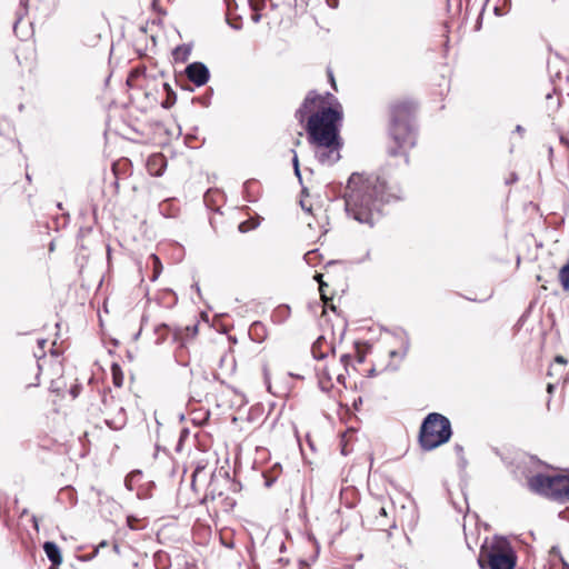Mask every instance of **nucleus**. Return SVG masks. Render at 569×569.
Wrapping results in <instances>:
<instances>
[{"label": "nucleus", "instance_id": "45", "mask_svg": "<svg viewBox=\"0 0 569 569\" xmlns=\"http://www.w3.org/2000/svg\"><path fill=\"white\" fill-rule=\"evenodd\" d=\"M327 2H333V0H327ZM335 2H337V0H335Z\"/></svg>", "mask_w": 569, "mask_h": 569}, {"label": "nucleus", "instance_id": "37", "mask_svg": "<svg viewBox=\"0 0 569 569\" xmlns=\"http://www.w3.org/2000/svg\"><path fill=\"white\" fill-rule=\"evenodd\" d=\"M553 390H555V385L553 383H548L547 385V392L551 395L553 392Z\"/></svg>", "mask_w": 569, "mask_h": 569}, {"label": "nucleus", "instance_id": "18", "mask_svg": "<svg viewBox=\"0 0 569 569\" xmlns=\"http://www.w3.org/2000/svg\"><path fill=\"white\" fill-rule=\"evenodd\" d=\"M558 279L563 291L569 293V257L567 262L560 268Z\"/></svg>", "mask_w": 569, "mask_h": 569}, {"label": "nucleus", "instance_id": "21", "mask_svg": "<svg viewBox=\"0 0 569 569\" xmlns=\"http://www.w3.org/2000/svg\"><path fill=\"white\" fill-rule=\"evenodd\" d=\"M258 226H259V219L250 218L246 221L240 222L238 226V229L240 232L246 233L248 231L256 229Z\"/></svg>", "mask_w": 569, "mask_h": 569}, {"label": "nucleus", "instance_id": "14", "mask_svg": "<svg viewBox=\"0 0 569 569\" xmlns=\"http://www.w3.org/2000/svg\"><path fill=\"white\" fill-rule=\"evenodd\" d=\"M130 170H131V162L127 158L119 159L112 164V172H113L116 179H121V178L128 177L130 174Z\"/></svg>", "mask_w": 569, "mask_h": 569}, {"label": "nucleus", "instance_id": "44", "mask_svg": "<svg viewBox=\"0 0 569 569\" xmlns=\"http://www.w3.org/2000/svg\"><path fill=\"white\" fill-rule=\"evenodd\" d=\"M341 378H342V376H341V375H338V376H337V379H338L339 381H340V379H341Z\"/></svg>", "mask_w": 569, "mask_h": 569}, {"label": "nucleus", "instance_id": "12", "mask_svg": "<svg viewBox=\"0 0 569 569\" xmlns=\"http://www.w3.org/2000/svg\"><path fill=\"white\" fill-rule=\"evenodd\" d=\"M203 200L207 207H209L211 210H219L220 202L223 201V193L218 189H209L206 192Z\"/></svg>", "mask_w": 569, "mask_h": 569}, {"label": "nucleus", "instance_id": "38", "mask_svg": "<svg viewBox=\"0 0 569 569\" xmlns=\"http://www.w3.org/2000/svg\"><path fill=\"white\" fill-rule=\"evenodd\" d=\"M51 346L54 347L56 342H52ZM50 352H51L52 356H56V357L59 356V352L56 349H53V348L50 349Z\"/></svg>", "mask_w": 569, "mask_h": 569}, {"label": "nucleus", "instance_id": "16", "mask_svg": "<svg viewBox=\"0 0 569 569\" xmlns=\"http://www.w3.org/2000/svg\"><path fill=\"white\" fill-rule=\"evenodd\" d=\"M406 355H407L406 348H401L399 350H390L389 357L391 360L388 363V367H390L392 370L397 369L399 367L400 362L406 357Z\"/></svg>", "mask_w": 569, "mask_h": 569}, {"label": "nucleus", "instance_id": "19", "mask_svg": "<svg viewBox=\"0 0 569 569\" xmlns=\"http://www.w3.org/2000/svg\"><path fill=\"white\" fill-rule=\"evenodd\" d=\"M149 260L152 263V276L150 277V280L156 281L162 272V263L160 258L154 253L149 257Z\"/></svg>", "mask_w": 569, "mask_h": 569}, {"label": "nucleus", "instance_id": "4", "mask_svg": "<svg viewBox=\"0 0 569 569\" xmlns=\"http://www.w3.org/2000/svg\"><path fill=\"white\" fill-rule=\"evenodd\" d=\"M236 491V483L228 472L217 476L211 475L207 492L203 497L204 503H210L216 517L220 513H229L236 507V499L229 495V491Z\"/></svg>", "mask_w": 569, "mask_h": 569}, {"label": "nucleus", "instance_id": "32", "mask_svg": "<svg viewBox=\"0 0 569 569\" xmlns=\"http://www.w3.org/2000/svg\"><path fill=\"white\" fill-rule=\"evenodd\" d=\"M567 362H568L567 359L562 356H556V358H555V363H558L562 367H565L567 365Z\"/></svg>", "mask_w": 569, "mask_h": 569}, {"label": "nucleus", "instance_id": "24", "mask_svg": "<svg viewBox=\"0 0 569 569\" xmlns=\"http://www.w3.org/2000/svg\"><path fill=\"white\" fill-rule=\"evenodd\" d=\"M127 525L132 530H140L144 527L141 519L134 517V516H128L127 517Z\"/></svg>", "mask_w": 569, "mask_h": 569}, {"label": "nucleus", "instance_id": "3", "mask_svg": "<svg viewBox=\"0 0 569 569\" xmlns=\"http://www.w3.org/2000/svg\"><path fill=\"white\" fill-rule=\"evenodd\" d=\"M418 103L410 98H396L387 107V152L405 157L417 144Z\"/></svg>", "mask_w": 569, "mask_h": 569}, {"label": "nucleus", "instance_id": "20", "mask_svg": "<svg viewBox=\"0 0 569 569\" xmlns=\"http://www.w3.org/2000/svg\"><path fill=\"white\" fill-rule=\"evenodd\" d=\"M153 12L157 13L158 20L161 21L167 16V9L163 6L166 0H148Z\"/></svg>", "mask_w": 569, "mask_h": 569}, {"label": "nucleus", "instance_id": "13", "mask_svg": "<svg viewBox=\"0 0 569 569\" xmlns=\"http://www.w3.org/2000/svg\"><path fill=\"white\" fill-rule=\"evenodd\" d=\"M43 550L52 566H59L62 562L60 549L54 542H44Z\"/></svg>", "mask_w": 569, "mask_h": 569}, {"label": "nucleus", "instance_id": "39", "mask_svg": "<svg viewBox=\"0 0 569 569\" xmlns=\"http://www.w3.org/2000/svg\"><path fill=\"white\" fill-rule=\"evenodd\" d=\"M333 73L332 72H329L328 73V79L331 81L332 86L335 87V79H333Z\"/></svg>", "mask_w": 569, "mask_h": 569}, {"label": "nucleus", "instance_id": "6", "mask_svg": "<svg viewBox=\"0 0 569 569\" xmlns=\"http://www.w3.org/2000/svg\"><path fill=\"white\" fill-rule=\"evenodd\" d=\"M478 563L481 569H515L517 555L506 540H493L480 548Z\"/></svg>", "mask_w": 569, "mask_h": 569}, {"label": "nucleus", "instance_id": "43", "mask_svg": "<svg viewBox=\"0 0 569 569\" xmlns=\"http://www.w3.org/2000/svg\"><path fill=\"white\" fill-rule=\"evenodd\" d=\"M130 71L138 72V71H140V69H139V67H134V68H132Z\"/></svg>", "mask_w": 569, "mask_h": 569}, {"label": "nucleus", "instance_id": "9", "mask_svg": "<svg viewBox=\"0 0 569 569\" xmlns=\"http://www.w3.org/2000/svg\"><path fill=\"white\" fill-rule=\"evenodd\" d=\"M177 84L184 90L192 91L194 87L204 86L210 73H173Z\"/></svg>", "mask_w": 569, "mask_h": 569}, {"label": "nucleus", "instance_id": "35", "mask_svg": "<svg viewBox=\"0 0 569 569\" xmlns=\"http://www.w3.org/2000/svg\"><path fill=\"white\" fill-rule=\"evenodd\" d=\"M260 328H262L261 323H259V322H254V323L251 326L250 331L252 332V331H256V330H258V329H260Z\"/></svg>", "mask_w": 569, "mask_h": 569}, {"label": "nucleus", "instance_id": "36", "mask_svg": "<svg viewBox=\"0 0 569 569\" xmlns=\"http://www.w3.org/2000/svg\"><path fill=\"white\" fill-rule=\"evenodd\" d=\"M293 163H295V170H296V173L299 174V164H298V158L297 156L293 158Z\"/></svg>", "mask_w": 569, "mask_h": 569}, {"label": "nucleus", "instance_id": "26", "mask_svg": "<svg viewBox=\"0 0 569 569\" xmlns=\"http://www.w3.org/2000/svg\"><path fill=\"white\" fill-rule=\"evenodd\" d=\"M209 418H210L209 411L200 412V416H193L192 422L201 426V425L207 423L209 421Z\"/></svg>", "mask_w": 569, "mask_h": 569}, {"label": "nucleus", "instance_id": "25", "mask_svg": "<svg viewBox=\"0 0 569 569\" xmlns=\"http://www.w3.org/2000/svg\"><path fill=\"white\" fill-rule=\"evenodd\" d=\"M48 340L47 339H38V348H39V351H34V357L38 358V359H41L46 356V347L48 346Z\"/></svg>", "mask_w": 569, "mask_h": 569}, {"label": "nucleus", "instance_id": "29", "mask_svg": "<svg viewBox=\"0 0 569 569\" xmlns=\"http://www.w3.org/2000/svg\"><path fill=\"white\" fill-rule=\"evenodd\" d=\"M140 76H146V73H138V72H134V73H129V77L127 79V83L129 86H132L134 81H137L139 79Z\"/></svg>", "mask_w": 569, "mask_h": 569}, {"label": "nucleus", "instance_id": "40", "mask_svg": "<svg viewBox=\"0 0 569 569\" xmlns=\"http://www.w3.org/2000/svg\"><path fill=\"white\" fill-rule=\"evenodd\" d=\"M560 141H561L565 146L569 147V140H568V139H566V138L561 137Z\"/></svg>", "mask_w": 569, "mask_h": 569}, {"label": "nucleus", "instance_id": "7", "mask_svg": "<svg viewBox=\"0 0 569 569\" xmlns=\"http://www.w3.org/2000/svg\"><path fill=\"white\" fill-rule=\"evenodd\" d=\"M528 488L548 499L565 502L569 500V475L537 473L528 478Z\"/></svg>", "mask_w": 569, "mask_h": 569}, {"label": "nucleus", "instance_id": "23", "mask_svg": "<svg viewBox=\"0 0 569 569\" xmlns=\"http://www.w3.org/2000/svg\"><path fill=\"white\" fill-rule=\"evenodd\" d=\"M142 473L140 471H132L130 472L124 480V485L128 490H133V483L137 479L141 478Z\"/></svg>", "mask_w": 569, "mask_h": 569}, {"label": "nucleus", "instance_id": "1", "mask_svg": "<svg viewBox=\"0 0 569 569\" xmlns=\"http://www.w3.org/2000/svg\"><path fill=\"white\" fill-rule=\"evenodd\" d=\"M399 198L380 176L355 172L345 192L346 211L359 223L373 227L381 217L382 203Z\"/></svg>", "mask_w": 569, "mask_h": 569}, {"label": "nucleus", "instance_id": "17", "mask_svg": "<svg viewBox=\"0 0 569 569\" xmlns=\"http://www.w3.org/2000/svg\"><path fill=\"white\" fill-rule=\"evenodd\" d=\"M112 383L117 388H121L124 382V375L119 363L113 362L111 365Z\"/></svg>", "mask_w": 569, "mask_h": 569}, {"label": "nucleus", "instance_id": "31", "mask_svg": "<svg viewBox=\"0 0 569 569\" xmlns=\"http://www.w3.org/2000/svg\"><path fill=\"white\" fill-rule=\"evenodd\" d=\"M320 343H321V341H320V340H318V341L313 345V347H312V353H313L315 358H318V359L323 358V355H322V353L318 355V347L320 346Z\"/></svg>", "mask_w": 569, "mask_h": 569}, {"label": "nucleus", "instance_id": "8", "mask_svg": "<svg viewBox=\"0 0 569 569\" xmlns=\"http://www.w3.org/2000/svg\"><path fill=\"white\" fill-rule=\"evenodd\" d=\"M382 500L375 499L366 506L362 518L375 530L388 531L395 527V520Z\"/></svg>", "mask_w": 569, "mask_h": 569}, {"label": "nucleus", "instance_id": "2", "mask_svg": "<svg viewBox=\"0 0 569 569\" xmlns=\"http://www.w3.org/2000/svg\"><path fill=\"white\" fill-rule=\"evenodd\" d=\"M295 116L301 124L306 122L310 142L326 148L338 144V122L342 112L331 93L308 92Z\"/></svg>", "mask_w": 569, "mask_h": 569}, {"label": "nucleus", "instance_id": "22", "mask_svg": "<svg viewBox=\"0 0 569 569\" xmlns=\"http://www.w3.org/2000/svg\"><path fill=\"white\" fill-rule=\"evenodd\" d=\"M164 89L168 94L164 101H162V107L166 109L171 108L176 103V93L170 89L168 83H163Z\"/></svg>", "mask_w": 569, "mask_h": 569}, {"label": "nucleus", "instance_id": "47", "mask_svg": "<svg viewBox=\"0 0 569 569\" xmlns=\"http://www.w3.org/2000/svg\"><path fill=\"white\" fill-rule=\"evenodd\" d=\"M327 2H333V0H327ZM335 2H337V0H335Z\"/></svg>", "mask_w": 569, "mask_h": 569}, {"label": "nucleus", "instance_id": "5", "mask_svg": "<svg viewBox=\"0 0 569 569\" xmlns=\"http://www.w3.org/2000/svg\"><path fill=\"white\" fill-rule=\"evenodd\" d=\"M451 436L452 429L449 419L441 413L431 412L420 426L418 442L423 451H431L447 443Z\"/></svg>", "mask_w": 569, "mask_h": 569}, {"label": "nucleus", "instance_id": "30", "mask_svg": "<svg viewBox=\"0 0 569 569\" xmlns=\"http://www.w3.org/2000/svg\"><path fill=\"white\" fill-rule=\"evenodd\" d=\"M316 279L318 280L319 282V289H320V292H321V297L325 299L326 296H325V291H323V287H325V282L322 281V274L318 273L316 276Z\"/></svg>", "mask_w": 569, "mask_h": 569}, {"label": "nucleus", "instance_id": "33", "mask_svg": "<svg viewBox=\"0 0 569 569\" xmlns=\"http://www.w3.org/2000/svg\"><path fill=\"white\" fill-rule=\"evenodd\" d=\"M350 359H351V356L348 355V353L342 355L341 358H340L341 362H343L345 366L349 365Z\"/></svg>", "mask_w": 569, "mask_h": 569}, {"label": "nucleus", "instance_id": "34", "mask_svg": "<svg viewBox=\"0 0 569 569\" xmlns=\"http://www.w3.org/2000/svg\"><path fill=\"white\" fill-rule=\"evenodd\" d=\"M356 353H357L358 362H363L365 356H363V353H361V351L359 350L358 347H357Z\"/></svg>", "mask_w": 569, "mask_h": 569}, {"label": "nucleus", "instance_id": "41", "mask_svg": "<svg viewBox=\"0 0 569 569\" xmlns=\"http://www.w3.org/2000/svg\"><path fill=\"white\" fill-rule=\"evenodd\" d=\"M252 18H253V20H254V21H259L260 16H259L258 13H254V14L252 16Z\"/></svg>", "mask_w": 569, "mask_h": 569}, {"label": "nucleus", "instance_id": "15", "mask_svg": "<svg viewBox=\"0 0 569 569\" xmlns=\"http://www.w3.org/2000/svg\"><path fill=\"white\" fill-rule=\"evenodd\" d=\"M191 51H192V46L191 44H186L184 43V44L178 46L172 51V60H173V62L176 64L186 63L189 60Z\"/></svg>", "mask_w": 569, "mask_h": 569}, {"label": "nucleus", "instance_id": "10", "mask_svg": "<svg viewBox=\"0 0 569 569\" xmlns=\"http://www.w3.org/2000/svg\"><path fill=\"white\" fill-rule=\"evenodd\" d=\"M167 167V160L162 153H153L147 160V169L151 176H161Z\"/></svg>", "mask_w": 569, "mask_h": 569}, {"label": "nucleus", "instance_id": "11", "mask_svg": "<svg viewBox=\"0 0 569 569\" xmlns=\"http://www.w3.org/2000/svg\"><path fill=\"white\" fill-rule=\"evenodd\" d=\"M209 462L210 461L207 458H200V459H198V460L192 462L194 469H193V472H192V476H191V488L196 492L199 491L198 478L207 469V467L209 466Z\"/></svg>", "mask_w": 569, "mask_h": 569}, {"label": "nucleus", "instance_id": "46", "mask_svg": "<svg viewBox=\"0 0 569 569\" xmlns=\"http://www.w3.org/2000/svg\"><path fill=\"white\" fill-rule=\"evenodd\" d=\"M327 2H333V0H327ZM335 2H337V0H335Z\"/></svg>", "mask_w": 569, "mask_h": 569}, {"label": "nucleus", "instance_id": "28", "mask_svg": "<svg viewBox=\"0 0 569 569\" xmlns=\"http://www.w3.org/2000/svg\"><path fill=\"white\" fill-rule=\"evenodd\" d=\"M170 331V328L167 325H160L156 328V332L159 335V340H164Z\"/></svg>", "mask_w": 569, "mask_h": 569}, {"label": "nucleus", "instance_id": "27", "mask_svg": "<svg viewBox=\"0 0 569 569\" xmlns=\"http://www.w3.org/2000/svg\"><path fill=\"white\" fill-rule=\"evenodd\" d=\"M183 71H208V69L202 62H192Z\"/></svg>", "mask_w": 569, "mask_h": 569}, {"label": "nucleus", "instance_id": "42", "mask_svg": "<svg viewBox=\"0 0 569 569\" xmlns=\"http://www.w3.org/2000/svg\"><path fill=\"white\" fill-rule=\"evenodd\" d=\"M553 375H555V373H553V371H552V368H550V369L548 370V376L552 377Z\"/></svg>", "mask_w": 569, "mask_h": 569}]
</instances>
